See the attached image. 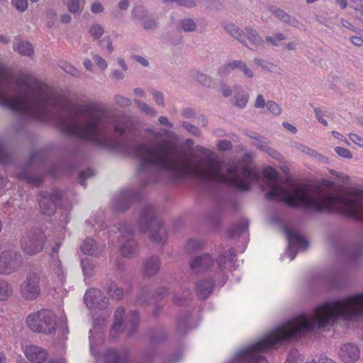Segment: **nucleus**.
Masks as SVG:
<instances>
[{
    "instance_id": "47",
    "label": "nucleus",
    "mask_w": 363,
    "mask_h": 363,
    "mask_svg": "<svg viewBox=\"0 0 363 363\" xmlns=\"http://www.w3.org/2000/svg\"><path fill=\"white\" fill-rule=\"evenodd\" d=\"M182 126L186 128L189 132L191 133L194 135H199L200 133V130L197 127H196L194 125L190 124L187 122H184L182 123Z\"/></svg>"
},
{
    "instance_id": "59",
    "label": "nucleus",
    "mask_w": 363,
    "mask_h": 363,
    "mask_svg": "<svg viewBox=\"0 0 363 363\" xmlns=\"http://www.w3.org/2000/svg\"><path fill=\"white\" fill-rule=\"evenodd\" d=\"M152 94L155 100L158 104L162 105L164 104L163 96L161 93L157 91H153Z\"/></svg>"
},
{
    "instance_id": "39",
    "label": "nucleus",
    "mask_w": 363,
    "mask_h": 363,
    "mask_svg": "<svg viewBox=\"0 0 363 363\" xmlns=\"http://www.w3.org/2000/svg\"><path fill=\"white\" fill-rule=\"evenodd\" d=\"M349 139L352 141L358 147L363 148V138L355 133H350L348 135Z\"/></svg>"
},
{
    "instance_id": "58",
    "label": "nucleus",
    "mask_w": 363,
    "mask_h": 363,
    "mask_svg": "<svg viewBox=\"0 0 363 363\" xmlns=\"http://www.w3.org/2000/svg\"><path fill=\"white\" fill-rule=\"evenodd\" d=\"M143 27L145 29H152L156 27V23L154 20L148 19L144 22Z\"/></svg>"
},
{
    "instance_id": "12",
    "label": "nucleus",
    "mask_w": 363,
    "mask_h": 363,
    "mask_svg": "<svg viewBox=\"0 0 363 363\" xmlns=\"http://www.w3.org/2000/svg\"><path fill=\"white\" fill-rule=\"evenodd\" d=\"M26 357L33 363H43L48 356L46 350L36 345L26 346L23 350Z\"/></svg>"
},
{
    "instance_id": "29",
    "label": "nucleus",
    "mask_w": 363,
    "mask_h": 363,
    "mask_svg": "<svg viewBox=\"0 0 363 363\" xmlns=\"http://www.w3.org/2000/svg\"><path fill=\"white\" fill-rule=\"evenodd\" d=\"M254 62L255 65L262 67L263 69H267L269 72H274L276 70V65L263 60L255 58Z\"/></svg>"
},
{
    "instance_id": "22",
    "label": "nucleus",
    "mask_w": 363,
    "mask_h": 363,
    "mask_svg": "<svg viewBox=\"0 0 363 363\" xmlns=\"http://www.w3.org/2000/svg\"><path fill=\"white\" fill-rule=\"evenodd\" d=\"M13 49L21 55L30 56L33 54L32 45L26 41H18L14 44Z\"/></svg>"
},
{
    "instance_id": "14",
    "label": "nucleus",
    "mask_w": 363,
    "mask_h": 363,
    "mask_svg": "<svg viewBox=\"0 0 363 363\" xmlns=\"http://www.w3.org/2000/svg\"><path fill=\"white\" fill-rule=\"evenodd\" d=\"M86 305L90 308H96L100 306V301L106 303L107 298L103 296L102 292L96 289H90L87 290L84 296Z\"/></svg>"
},
{
    "instance_id": "64",
    "label": "nucleus",
    "mask_w": 363,
    "mask_h": 363,
    "mask_svg": "<svg viewBox=\"0 0 363 363\" xmlns=\"http://www.w3.org/2000/svg\"><path fill=\"white\" fill-rule=\"evenodd\" d=\"M220 91L223 95L225 96H228L231 94L230 89L226 85H222L220 87Z\"/></svg>"
},
{
    "instance_id": "62",
    "label": "nucleus",
    "mask_w": 363,
    "mask_h": 363,
    "mask_svg": "<svg viewBox=\"0 0 363 363\" xmlns=\"http://www.w3.org/2000/svg\"><path fill=\"white\" fill-rule=\"evenodd\" d=\"M282 125L286 129L288 130L289 131H290L291 133H296L297 130L295 126H294L293 125L287 123V122H284L282 123Z\"/></svg>"
},
{
    "instance_id": "27",
    "label": "nucleus",
    "mask_w": 363,
    "mask_h": 363,
    "mask_svg": "<svg viewBox=\"0 0 363 363\" xmlns=\"http://www.w3.org/2000/svg\"><path fill=\"white\" fill-rule=\"evenodd\" d=\"M67 8L70 13L80 14L84 9V5L81 6L79 0H69L67 3Z\"/></svg>"
},
{
    "instance_id": "17",
    "label": "nucleus",
    "mask_w": 363,
    "mask_h": 363,
    "mask_svg": "<svg viewBox=\"0 0 363 363\" xmlns=\"http://www.w3.org/2000/svg\"><path fill=\"white\" fill-rule=\"evenodd\" d=\"M127 237L128 238L125 243L121 247V253L123 257H128L134 255L138 249L135 242L132 239V231L127 230Z\"/></svg>"
},
{
    "instance_id": "52",
    "label": "nucleus",
    "mask_w": 363,
    "mask_h": 363,
    "mask_svg": "<svg viewBox=\"0 0 363 363\" xmlns=\"http://www.w3.org/2000/svg\"><path fill=\"white\" fill-rule=\"evenodd\" d=\"M184 293H185V295H184V298H180L177 297V295L174 296V303H176L177 305H182L185 302L186 298L190 294V292H189V291H184Z\"/></svg>"
},
{
    "instance_id": "51",
    "label": "nucleus",
    "mask_w": 363,
    "mask_h": 363,
    "mask_svg": "<svg viewBox=\"0 0 363 363\" xmlns=\"http://www.w3.org/2000/svg\"><path fill=\"white\" fill-rule=\"evenodd\" d=\"M265 105L267 106L262 95V94H259L257 96L256 101L255 103V106L256 108H264Z\"/></svg>"
},
{
    "instance_id": "18",
    "label": "nucleus",
    "mask_w": 363,
    "mask_h": 363,
    "mask_svg": "<svg viewBox=\"0 0 363 363\" xmlns=\"http://www.w3.org/2000/svg\"><path fill=\"white\" fill-rule=\"evenodd\" d=\"M125 310L123 307H118L114 315V323L111 329L110 333L111 336L121 332L123 330V318L124 316Z\"/></svg>"
},
{
    "instance_id": "43",
    "label": "nucleus",
    "mask_w": 363,
    "mask_h": 363,
    "mask_svg": "<svg viewBox=\"0 0 363 363\" xmlns=\"http://www.w3.org/2000/svg\"><path fill=\"white\" fill-rule=\"evenodd\" d=\"M249 222L247 220H242L239 225L235 228V230L239 233H243L248 229Z\"/></svg>"
},
{
    "instance_id": "24",
    "label": "nucleus",
    "mask_w": 363,
    "mask_h": 363,
    "mask_svg": "<svg viewBox=\"0 0 363 363\" xmlns=\"http://www.w3.org/2000/svg\"><path fill=\"white\" fill-rule=\"evenodd\" d=\"M81 250L85 255L91 256L97 255L95 242L91 238H86L83 241L81 245Z\"/></svg>"
},
{
    "instance_id": "6",
    "label": "nucleus",
    "mask_w": 363,
    "mask_h": 363,
    "mask_svg": "<svg viewBox=\"0 0 363 363\" xmlns=\"http://www.w3.org/2000/svg\"><path fill=\"white\" fill-rule=\"evenodd\" d=\"M263 176L266 180V185L270 189L265 195L266 199L285 203V198L291 194L277 181L278 178L277 170L272 167H267L263 170Z\"/></svg>"
},
{
    "instance_id": "44",
    "label": "nucleus",
    "mask_w": 363,
    "mask_h": 363,
    "mask_svg": "<svg viewBox=\"0 0 363 363\" xmlns=\"http://www.w3.org/2000/svg\"><path fill=\"white\" fill-rule=\"evenodd\" d=\"M196 79L199 82L206 86H210L212 82L209 77L203 74H197Z\"/></svg>"
},
{
    "instance_id": "15",
    "label": "nucleus",
    "mask_w": 363,
    "mask_h": 363,
    "mask_svg": "<svg viewBox=\"0 0 363 363\" xmlns=\"http://www.w3.org/2000/svg\"><path fill=\"white\" fill-rule=\"evenodd\" d=\"M214 287V280L207 279L200 280L196 284V292L201 298H206L212 292Z\"/></svg>"
},
{
    "instance_id": "8",
    "label": "nucleus",
    "mask_w": 363,
    "mask_h": 363,
    "mask_svg": "<svg viewBox=\"0 0 363 363\" xmlns=\"http://www.w3.org/2000/svg\"><path fill=\"white\" fill-rule=\"evenodd\" d=\"M45 235L43 231L36 230L23 235L21 240L22 250L27 255H33L40 252L45 244Z\"/></svg>"
},
{
    "instance_id": "60",
    "label": "nucleus",
    "mask_w": 363,
    "mask_h": 363,
    "mask_svg": "<svg viewBox=\"0 0 363 363\" xmlns=\"http://www.w3.org/2000/svg\"><path fill=\"white\" fill-rule=\"evenodd\" d=\"M351 42L352 44L357 46H362L363 45V39L360 37L354 36L351 38Z\"/></svg>"
},
{
    "instance_id": "25",
    "label": "nucleus",
    "mask_w": 363,
    "mask_h": 363,
    "mask_svg": "<svg viewBox=\"0 0 363 363\" xmlns=\"http://www.w3.org/2000/svg\"><path fill=\"white\" fill-rule=\"evenodd\" d=\"M13 293L11 284L4 279H0V301L7 300Z\"/></svg>"
},
{
    "instance_id": "9",
    "label": "nucleus",
    "mask_w": 363,
    "mask_h": 363,
    "mask_svg": "<svg viewBox=\"0 0 363 363\" xmlns=\"http://www.w3.org/2000/svg\"><path fill=\"white\" fill-rule=\"evenodd\" d=\"M22 264L20 254L12 250H4L0 253V274H11Z\"/></svg>"
},
{
    "instance_id": "16",
    "label": "nucleus",
    "mask_w": 363,
    "mask_h": 363,
    "mask_svg": "<svg viewBox=\"0 0 363 363\" xmlns=\"http://www.w3.org/2000/svg\"><path fill=\"white\" fill-rule=\"evenodd\" d=\"M235 69H239L247 77H252L253 76L252 71L247 67V65L245 62H243L242 61H240V60H235V61H233L232 62H230V63L225 65L223 67L221 72L223 73L228 72Z\"/></svg>"
},
{
    "instance_id": "31",
    "label": "nucleus",
    "mask_w": 363,
    "mask_h": 363,
    "mask_svg": "<svg viewBox=\"0 0 363 363\" xmlns=\"http://www.w3.org/2000/svg\"><path fill=\"white\" fill-rule=\"evenodd\" d=\"M61 68L67 73L74 77H79V72L77 68L67 62H64L60 65Z\"/></svg>"
},
{
    "instance_id": "5",
    "label": "nucleus",
    "mask_w": 363,
    "mask_h": 363,
    "mask_svg": "<svg viewBox=\"0 0 363 363\" xmlns=\"http://www.w3.org/2000/svg\"><path fill=\"white\" fill-rule=\"evenodd\" d=\"M140 227L144 232L150 229H157V232L150 235V238L154 242H162L167 239V232L160 220L155 217V211L152 206H147L143 210Z\"/></svg>"
},
{
    "instance_id": "40",
    "label": "nucleus",
    "mask_w": 363,
    "mask_h": 363,
    "mask_svg": "<svg viewBox=\"0 0 363 363\" xmlns=\"http://www.w3.org/2000/svg\"><path fill=\"white\" fill-rule=\"evenodd\" d=\"M138 105L140 108L147 114H150L152 116L157 115V112L152 108L148 106L146 104L138 101Z\"/></svg>"
},
{
    "instance_id": "50",
    "label": "nucleus",
    "mask_w": 363,
    "mask_h": 363,
    "mask_svg": "<svg viewBox=\"0 0 363 363\" xmlns=\"http://www.w3.org/2000/svg\"><path fill=\"white\" fill-rule=\"evenodd\" d=\"M7 154L4 149L3 144L0 143V162L4 164L7 162Z\"/></svg>"
},
{
    "instance_id": "7",
    "label": "nucleus",
    "mask_w": 363,
    "mask_h": 363,
    "mask_svg": "<svg viewBox=\"0 0 363 363\" xmlns=\"http://www.w3.org/2000/svg\"><path fill=\"white\" fill-rule=\"evenodd\" d=\"M225 28L233 37L250 50H256L262 43V38L253 29L246 28L245 30H241L233 24L228 25Z\"/></svg>"
},
{
    "instance_id": "36",
    "label": "nucleus",
    "mask_w": 363,
    "mask_h": 363,
    "mask_svg": "<svg viewBox=\"0 0 363 363\" xmlns=\"http://www.w3.org/2000/svg\"><path fill=\"white\" fill-rule=\"evenodd\" d=\"M284 36L281 33H277L274 35V37L267 36L266 38V41L267 43H272L274 45H278V43L284 39Z\"/></svg>"
},
{
    "instance_id": "3",
    "label": "nucleus",
    "mask_w": 363,
    "mask_h": 363,
    "mask_svg": "<svg viewBox=\"0 0 363 363\" xmlns=\"http://www.w3.org/2000/svg\"><path fill=\"white\" fill-rule=\"evenodd\" d=\"M26 324L33 332L52 334L56 330L57 318L52 311L43 309L30 313Z\"/></svg>"
},
{
    "instance_id": "1",
    "label": "nucleus",
    "mask_w": 363,
    "mask_h": 363,
    "mask_svg": "<svg viewBox=\"0 0 363 363\" xmlns=\"http://www.w3.org/2000/svg\"><path fill=\"white\" fill-rule=\"evenodd\" d=\"M12 82L9 69L0 63V105L11 111L22 112L32 118L56 124L65 135H73L94 144L115 150V139L110 137V126L115 130V116H111L98 103L89 102L76 106L74 115L88 120L79 125L72 118L62 116L68 111L65 99L57 90L31 75H22L15 84L27 92L10 96L8 92Z\"/></svg>"
},
{
    "instance_id": "48",
    "label": "nucleus",
    "mask_w": 363,
    "mask_h": 363,
    "mask_svg": "<svg viewBox=\"0 0 363 363\" xmlns=\"http://www.w3.org/2000/svg\"><path fill=\"white\" fill-rule=\"evenodd\" d=\"M350 6L363 14V1L362 0H353Z\"/></svg>"
},
{
    "instance_id": "53",
    "label": "nucleus",
    "mask_w": 363,
    "mask_h": 363,
    "mask_svg": "<svg viewBox=\"0 0 363 363\" xmlns=\"http://www.w3.org/2000/svg\"><path fill=\"white\" fill-rule=\"evenodd\" d=\"M301 151L308 155L310 156H316L317 152L314 150L311 149L310 147L307 146L302 145L300 148Z\"/></svg>"
},
{
    "instance_id": "23",
    "label": "nucleus",
    "mask_w": 363,
    "mask_h": 363,
    "mask_svg": "<svg viewBox=\"0 0 363 363\" xmlns=\"http://www.w3.org/2000/svg\"><path fill=\"white\" fill-rule=\"evenodd\" d=\"M139 324V315L137 311H132L126 318L125 327H130L128 335H131L136 331Z\"/></svg>"
},
{
    "instance_id": "20",
    "label": "nucleus",
    "mask_w": 363,
    "mask_h": 363,
    "mask_svg": "<svg viewBox=\"0 0 363 363\" xmlns=\"http://www.w3.org/2000/svg\"><path fill=\"white\" fill-rule=\"evenodd\" d=\"M160 260L156 257H151L144 265V274L150 277L155 274L160 268Z\"/></svg>"
},
{
    "instance_id": "30",
    "label": "nucleus",
    "mask_w": 363,
    "mask_h": 363,
    "mask_svg": "<svg viewBox=\"0 0 363 363\" xmlns=\"http://www.w3.org/2000/svg\"><path fill=\"white\" fill-rule=\"evenodd\" d=\"M89 33L95 39H99L104 33V28L99 24H95L90 27Z\"/></svg>"
},
{
    "instance_id": "19",
    "label": "nucleus",
    "mask_w": 363,
    "mask_h": 363,
    "mask_svg": "<svg viewBox=\"0 0 363 363\" xmlns=\"http://www.w3.org/2000/svg\"><path fill=\"white\" fill-rule=\"evenodd\" d=\"M127 356L126 352L119 354L115 350L108 349L104 354V359L106 363H123L126 360Z\"/></svg>"
},
{
    "instance_id": "32",
    "label": "nucleus",
    "mask_w": 363,
    "mask_h": 363,
    "mask_svg": "<svg viewBox=\"0 0 363 363\" xmlns=\"http://www.w3.org/2000/svg\"><path fill=\"white\" fill-rule=\"evenodd\" d=\"M249 96L247 94L243 93L235 96V105L239 107H245L248 101Z\"/></svg>"
},
{
    "instance_id": "2",
    "label": "nucleus",
    "mask_w": 363,
    "mask_h": 363,
    "mask_svg": "<svg viewBox=\"0 0 363 363\" xmlns=\"http://www.w3.org/2000/svg\"><path fill=\"white\" fill-rule=\"evenodd\" d=\"M285 203L294 208L301 206L317 212L335 210L337 204L345 207V215L354 219H363V189L350 187L343 195L328 196L322 200L312 196L305 185L296 186L293 195L285 198Z\"/></svg>"
},
{
    "instance_id": "57",
    "label": "nucleus",
    "mask_w": 363,
    "mask_h": 363,
    "mask_svg": "<svg viewBox=\"0 0 363 363\" xmlns=\"http://www.w3.org/2000/svg\"><path fill=\"white\" fill-rule=\"evenodd\" d=\"M117 101L118 103L124 106H128L130 104V101L128 98L123 97V96H118L117 97Z\"/></svg>"
},
{
    "instance_id": "42",
    "label": "nucleus",
    "mask_w": 363,
    "mask_h": 363,
    "mask_svg": "<svg viewBox=\"0 0 363 363\" xmlns=\"http://www.w3.org/2000/svg\"><path fill=\"white\" fill-rule=\"evenodd\" d=\"M164 2H177L179 6L192 7L195 5L192 0H164Z\"/></svg>"
},
{
    "instance_id": "35",
    "label": "nucleus",
    "mask_w": 363,
    "mask_h": 363,
    "mask_svg": "<svg viewBox=\"0 0 363 363\" xmlns=\"http://www.w3.org/2000/svg\"><path fill=\"white\" fill-rule=\"evenodd\" d=\"M11 3L19 11H24L28 8L27 0H11Z\"/></svg>"
},
{
    "instance_id": "61",
    "label": "nucleus",
    "mask_w": 363,
    "mask_h": 363,
    "mask_svg": "<svg viewBox=\"0 0 363 363\" xmlns=\"http://www.w3.org/2000/svg\"><path fill=\"white\" fill-rule=\"evenodd\" d=\"M318 363H337V362L326 356H320L318 358Z\"/></svg>"
},
{
    "instance_id": "34",
    "label": "nucleus",
    "mask_w": 363,
    "mask_h": 363,
    "mask_svg": "<svg viewBox=\"0 0 363 363\" xmlns=\"http://www.w3.org/2000/svg\"><path fill=\"white\" fill-rule=\"evenodd\" d=\"M335 151L339 156L342 157L346 159H351L352 157V152L347 148L342 147H336L335 148Z\"/></svg>"
},
{
    "instance_id": "46",
    "label": "nucleus",
    "mask_w": 363,
    "mask_h": 363,
    "mask_svg": "<svg viewBox=\"0 0 363 363\" xmlns=\"http://www.w3.org/2000/svg\"><path fill=\"white\" fill-rule=\"evenodd\" d=\"M232 148V143L228 140H221L218 143V149L221 151L230 150Z\"/></svg>"
},
{
    "instance_id": "45",
    "label": "nucleus",
    "mask_w": 363,
    "mask_h": 363,
    "mask_svg": "<svg viewBox=\"0 0 363 363\" xmlns=\"http://www.w3.org/2000/svg\"><path fill=\"white\" fill-rule=\"evenodd\" d=\"M274 15L281 20L282 21H288L289 20V16L281 9H276L272 11Z\"/></svg>"
},
{
    "instance_id": "37",
    "label": "nucleus",
    "mask_w": 363,
    "mask_h": 363,
    "mask_svg": "<svg viewBox=\"0 0 363 363\" xmlns=\"http://www.w3.org/2000/svg\"><path fill=\"white\" fill-rule=\"evenodd\" d=\"M267 109L275 115H279L281 113V108L274 101H269L267 103Z\"/></svg>"
},
{
    "instance_id": "33",
    "label": "nucleus",
    "mask_w": 363,
    "mask_h": 363,
    "mask_svg": "<svg viewBox=\"0 0 363 363\" xmlns=\"http://www.w3.org/2000/svg\"><path fill=\"white\" fill-rule=\"evenodd\" d=\"M108 294L113 298L120 300L123 296V291L121 289L119 288H112L109 287L108 290Z\"/></svg>"
},
{
    "instance_id": "54",
    "label": "nucleus",
    "mask_w": 363,
    "mask_h": 363,
    "mask_svg": "<svg viewBox=\"0 0 363 363\" xmlns=\"http://www.w3.org/2000/svg\"><path fill=\"white\" fill-rule=\"evenodd\" d=\"M332 135L334 138L344 142L345 144L347 145H350V143L348 142V140H347V138L343 135H342L341 133H340L339 132L337 131H335V130H333L332 132Z\"/></svg>"
},
{
    "instance_id": "49",
    "label": "nucleus",
    "mask_w": 363,
    "mask_h": 363,
    "mask_svg": "<svg viewBox=\"0 0 363 363\" xmlns=\"http://www.w3.org/2000/svg\"><path fill=\"white\" fill-rule=\"evenodd\" d=\"M94 60L101 69H105L107 67L106 61L99 55H95Z\"/></svg>"
},
{
    "instance_id": "21",
    "label": "nucleus",
    "mask_w": 363,
    "mask_h": 363,
    "mask_svg": "<svg viewBox=\"0 0 363 363\" xmlns=\"http://www.w3.org/2000/svg\"><path fill=\"white\" fill-rule=\"evenodd\" d=\"M287 237L291 244L298 245L304 250L308 246V241L295 231L289 230L287 232Z\"/></svg>"
},
{
    "instance_id": "26",
    "label": "nucleus",
    "mask_w": 363,
    "mask_h": 363,
    "mask_svg": "<svg viewBox=\"0 0 363 363\" xmlns=\"http://www.w3.org/2000/svg\"><path fill=\"white\" fill-rule=\"evenodd\" d=\"M260 138H255L257 140V143L255 144V146H257L258 148H259L262 151H265L268 152L269 155H271L272 157H276L279 155V154L273 149L268 147L267 143Z\"/></svg>"
},
{
    "instance_id": "13",
    "label": "nucleus",
    "mask_w": 363,
    "mask_h": 363,
    "mask_svg": "<svg viewBox=\"0 0 363 363\" xmlns=\"http://www.w3.org/2000/svg\"><path fill=\"white\" fill-rule=\"evenodd\" d=\"M339 355L345 363H354L359 358V349L354 344H344L340 347Z\"/></svg>"
},
{
    "instance_id": "11",
    "label": "nucleus",
    "mask_w": 363,
    "mask_h": 363,
    "mask_svg": "<svg viewBox=\"0 0 363 363\" xmlns=\"http://www.w3.org/2000/svg\"><path fill=\"white\" fill-rule=\"evenodd\" d=\"M62 199L60 191L55 190L52 194L43 192L39 195L40 208L44 215L50 216L55 213L56 206Z\"/></svg>"
},
{
    "instance_id": "10",
    "label": "nucleus",
    "mask_w": 363,
    "mask_h": 363,
    "mask_svg": "<svg viewBox=\"0 0 363 363\" xmlns=\"http://www.w3.org/2000/svg\"><path fill=\"white\" fill-rule=\"evenodd\" d=\"M39 283L40 278L36 273H28L26 279L20 286V293L21 296L24 299L30 301L37 298L40 293Z\"/></svg>"
},
{
    "instance_id": "63",
    "label": "nucleus",
    "mask_w": 363,
    "mask_h": 363,
    "mask_svg": "<svg viewBox=\"0 0 363 363\" xmlns=\"http://www.w3.org/2000/svg\"><path fill=\"white\" fill-rule=\"evenodd\" d=\"M335 183L333 181L328 179H323L321 182V185L327 188H333L335 186Z\"/></svg>"
},
{
    "instance_id": "4",
    "label": "nucleus",
    "mask_w": 363,
    "mask_h": 363,
    "mask_svg": "<svg viewBox=\"0 0 363 363\" xmlns=\"http://www.w3.org/2000/svg\"><path fill=\"white\" fill-rule=\"evenodd\" d=\"M226 265V257L220 255L215 262L208 254L195 257L190 262L191 269L196 274L207 271L213 272L214 277L221 276Z\"/></svg>"
},
{
    "instance_id": "55",
    "label": "nucleus",
    "mask_w": 363,
    "mask_h": 363,
    "mask_svg": "<svg viewBox=\"0 0 363 363\" xmlns=\"http://www.w3.org/2000/svg\"><path fill=\"white\" fill-rule=\"evenodd\" d=\"M315 113L317 117V119L319 122H320L323 125L326 126L328 125L327 121L323 118V115L321 113V110L319 108H315Z\"/></svg>"
},
{
    "instance_id": "28",
    "label": "nucleus",
    "mask_w": 363,
    "mask_h": 363,
    "mask_svg": "<svg viewBox=\"0 0 363 363\" xmlns=\"http://www.w3.org/2000/svg\"><path fill=\"white\" fill-rule=\"evenodd\" d=\"M203 243L196 240H189L185 247L189 252H194L203 249Z\"/></svg>"
},
{
    "instance_id": "41",
    "label": "nucleus",
    "mask_w": 363,
    "mask_h": 363,
    "mask_svg": "<svg viewBox=\"0 0 363 363\" xmlns=\"http://www.w3.org/2000/svg\"><path fill=\"white\" fill-rule=\"evenodd\" d=\"M24 179L29 183L35 186H38L43 183V179L40 177H33L30 176H26Z\"/></svg>"
},
{
    "instance_id": "56",
    "label": "nucleus",
    "mask_w": 363,
    "mask_h": 363,
    "mask_svg": "<svg viewBox=\"0 0 363 363\" xmlns=\"http://www.w3.org/2000/svg\"><path fill=\"white\" fill-rule=\"evenodd\" d=\"M104 8L100 3H94L91 6V11L94 13H99L102 12Z\"/></svg>"
},
{
    "instance_id": "38",
    "label": "nucleus",
    "mask_w": 363,
    "mask_h": 363,
    "mask_svg": "<svg viewBox=\"0 0 363 363\" xmlns=\"http://www.w3.org/2000/svg\"><path fill=\"white\" fill-rule=\"evenodd\" d=\"M182 27L184 31H192L195 29V23L191 19H184L182 23Z\"/></svg>"
}]
</instances>
